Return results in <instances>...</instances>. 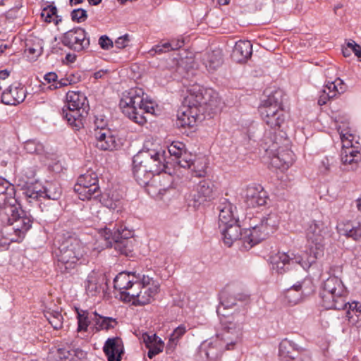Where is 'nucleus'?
<instances>
[{
    "instance_id": "1",
    "label": "nucleus",
    "mask_w": 361,
    "mask_h": 361,
    "mask_svg": "<svg viewBox=\"0 0 361 361\" xmlns=\"http://www.w3.org/2000/svg\"><path fill=\"white\" fill-rule=\"evenodd\" d=\"M212 90L204 89L199 85L190 86L182 102V109L178 114L176 125L178 128H192L196 126L201 114L215 109L217 97Z\"/></svg>"
},
{
    "instance_id": "2",
    "label": "nucleus",
    "mask_w": 361,
    "mask_h": 361,
    "mask_svg": "<svg viewBox=\"0 0 361 361\" xmlns=\"http://www.w3.org/2000/svg\"><path fill=\"white\" fill-rule=\"evenodd\" d=\"M35 219L19 205L6 207L0 212L1 234L7 240L20 243L32 228Z\"/></svg>"
},
{
    "instance_id": "3",
    "label": "nucleus",
    "mask_w": 361,
    "mask_h": 361,
    "mask_svg": "<svg viewBox=\"0 0 361 361\" xmlns=\"http://www.w3.org/2000/svg\"><path fill=\"white\" fill-rule=\"evenodd\" d=\"M55 245L57 246L54 251L56 269L59 272L69 273L85 260V246L68 233L58 235Z\"/></svg>"
},
{
    "instance_id": "4",
    "label": "nucleus",
    "mask_w": 361,
    "mask_h": 361,
    "mask_svg": "<svg viewBox=\"0 0 361 361\" xmlns=\"http://www.w3.org/2000/svg\"><path fill=\"white\" fill-rule=\"evenodd\" d=\"M283 96L282 90H275L259 106L262 121L270 128L269 131L265 132L264 137L269 133H271L273 137L274 135L286 136L283 128L287 123L288 116L283 107Z\"/></svg>"
},
{
    "instance_id": "5",
    "label": "nucleus",
    "mask_w": 361,
    "mask_h": 361,
    "mask_svg": "<svg viewBox=\"0 0 361 361\" xmlns=\"http://www.w3.org/2000/svg\"><path fill=\"white\" fill-rule=\"evenodd\" d=\"M155 103L145 94L142 88L133 87L123 92L119 106L123 114L140 126L147 123L144 114H154Z\"/></svg>"
},
{
    "instance_id": "6",
    "label": "nucleus",
    "mask_w": 361,
    "mask_h": 361,
    "mask_svg": "<svg viewBox=\"0 0 361 361\" xmlns=\"http://www.w3.org/2000/svg\"><path fill=\"white\" fill-rule=\"evenodd\" d=\"M290 141L287 136L274 135L267 133L263 137L262 147L271 159V164L279 169H288L293 162V152L289 147Z\"/></svg>"
},
{
    "instance_id": "7",
    "label": "nucleus",
    "mask_w": 361,
    "mask_h": 361,
    "mask_svg": "<svg viewBox=\"0 0 361 361\" xmlns=\"http://www.w3.org/2000/svg\"><path fill=\"white\" fill-rule=\"evenodd\" d=\"M335 273V269L331 267L330 276L322 283L321 303L326 310H341L348 306V292L341 278L336 276Z\"/></svg>"
},
{
    "instance_id": "8",
    "label": "nucleus",
    "mask_w": 361,
    "mask_h": 361,
    "mask_svg": "<svg viewBox=\"0 0 361 361\" xmlns=\"http://www.w3.org/2000/svg\"><path fill=\"white\" fill-rule=\"evenodd\" d=\"M66 99V104L61 109V116L74 130H79L83 128L90 110L87 98L80 91H69Z\"/></svg>"
},
{
    "instance_id": "9",
    "label": "nucleus",
    "mask_w": 361,
    "mask_h": 361,
    "mask_svg": "<svg viewBox=\"0 0 361 361\" xmlns=\"http://www.w3.org/2000/svg\"><path fill=\"white\" fill-rule=\"evenodd\" d=\"M216 312L224 331L222 339L226 342V349L231 350L240 338L245 315L240 312L226 314L221 308H217Z\"/></svg>"
},
{
    "instance_id": "10",
    "label": "nucleus",
    "mask_w": 361,
    "mask_h": 361,
    "mask_svg": "<svg viewBox=\"0 0 361 361\" xmlns=\"http://www.w3.org/2000/svg\"><path fill=\"white\" fill-rule=\"evenodd\" d=\"M26 185L23 194L32 200H58L62 195L61 185L56 181H46L44 184L35 181L26 183Z\"/></svg>"
},
{
    "instance_id": "11",
    "label": "nucleus",
    "mask_w": 361,
    "mask_h": 361,
    "mask_svg": "<svg viewBox=\"0 0 361 361\" xmlns=\"http://www.w3.org/2000/svg\"><path fill=\"white\" fill-rule=\"evenodd\" d=\"M101 235L107 241L106 244L112 246L114 243L116 250H118L121 254L128 255L131 252L132 241L130 240L133 235V232L127 228L126 226L121 224L113 230L104 228L101 231Z\"/></svg>"
},
{
    "instance_id": "12",
    "label": "nucleus",
    "mask_w": 361,
    "mask_h": 361,
    "mask_svg": "<svg viewBox=\"0 0 361 361\" xmlns=\"http://www.w3.org/2000/svg\"><path fill=\"white\" fill-rule=\"evenodd\" d=\"M98 182L97 173L93 170H88L78 178L74 191L82 201L97 199L102 194Z\"/></svg>"
},
{
    "instance_id": "13",
    "label": "nucleus",
    "mask_w": 361,
    "mask_h": 361,
    "mask_svg": "<svg viewBox=\"0 0 361 361\" xmlns=\"http://www.w3.org/2000/svg\"><path fill=\"white\" fill-rule=\"evenodd\" d=\"M279 224L278 215L276 213H269L264 216L259 224L248 228L245 233V239L249 243H259L273 233Z\"/></svg>"
},
{
    "instance_id": "14",
    "label": "nucleus",
    "mask_w": 361,
    "mask_h": 361,
    "mask_svg": "<svg viewBox=\"0 0 361 361\" xmlns=\"http://www.w3.org/2000/svg\"><path fill=\"white\" fill-rule=\"evenodd\" d=\"M326 227L322 221L313 220L308 224L305 230L310 255L317 259L323 252Z\"/></svg>"
},
{
    "instance_id": "15",
    "label": "nucleus",
    "mask_w": 361,
    "mask_h": 361,
    "mask_svg": "<svg viewBox=\"0 0 361 361\" xmlns=\"http://www.w3.org/2000/svg\"><path fill=\"white\" fill-rule=\"evenodd\" d=\"M135 162L145 166L148 169L155 175L164 171L167 168L168 162L166 160V151L160 149L159 150L147 149L140 151L134 156Z\"/></svg>"
},
{
    "instance_id": "16",
    "label": "nucleus",
    "mask_w": 361,
    "mask_h": 361,
    "mask_svg": "<svg viewBox=\"0 0 361 361\" xmlns=\"http://www.w3.org/2000/svg\"><path fill=\"white\" fill-rule=\"evenodd\" d=\"M61 42L63 46L77 53L85 52L90 46L89 35L81 27H75L63 33Z\"/></svg>"
},
{
    "instance_id": "17",
    "label": "nucleus",
    "mask_w": 361,
    "mask_h": 361,
    "mask_svg": "<svg viewBox=\"0 0 361 361\" xmlns=\"http://www.w3.org/2000/svg\"><path fill=\"white\" fill-rule=\"evenodd\" d=\"M279 356L281 361H313L310 350L288 338H284L279 343Z\"/></svg>"
},
{
    "instance_id": "18",
    "label": "nucleus",
    "mask_w": 361,
    "mask_h": 361,
    "mask_svg": "<svg viewBox=\"0 0 361 361\" xmlns=\"http://www.w3.org/2000/svg\"><path fill=\"white\" fill-rule=\"evenodd\" d=\"M314 289L312 281L310 279H304L288 288L285 293V298L290 305H293L301 301L303 298L312 294Z\"/></svg>"
},
{
    "instance_id": "19",
    "label": "nucleus",
    "mask_w": 361,
    "mask_h": 361,
    "mask_svg": "<svg viewBox=\"0 0 361 361\" xmlns=\"http://www.w3.org/2000/svg\"><path fill=\"white\" fill-rule=\"evenodd\" d=\"M224 228H222L221 234L223 235V240L226 245L231 247L236 240L241 242L243 246L246 249H250L256 243L247 242L245 239V233L248 230L245 229L242 231L240 226L236 223H231L229 224L224 225Z\"/></svg>"
},
{
    "instance_id": "20",
    "label": "nucleus",
    "mask_w": 361,
    "mask_h": 361,
    "mask_svg": "<svg viewBox=\"0 0 361 361\" xmlns=\"http://www.w3.org/2000/svg\"><path fill=\"white\" fill-rule=\"evenodd\" d=\"M302 257L296 255L286 252H277L270 257L272 269L279 274H283L296 264H300Z\"/></svg>"
},
{
    "instance_id": "21",
    "label": "nucleus",
    "mask_w": 361,
    "mask_h": 361,
    "mask_svg": "<svg viewBox=\"0 0 361 361\" xmlns=\"http://www.w3.org/2000/svg\"><path fill=\"white\" fill-rule=\"evenodd\" d=\"M168 152L173 161L182 168H191V163L195 155L189 152L185 145L180 141H173L168 146Z\"/></svg>"
},
{
    "instance_id": "22",
    "label": "nucleus",
    "mask_w": 361,
    "mask_h": 361,
    "mask_svg": "<svg viewBox=\"0 0 361 361\" xmlns=\"http://www.w3.org/2000/svg\"><path fill=\"white\" fill-rule=\"evenodd\" d=\"M26 95V87L20 82H15L2 92L1 102L6 105L16 106L25 100Z\"/></svg>"
},
{
    "instance_id": "23",
    "label": "nucleus",
    "mask_w": 361,
    "mask_h": 361,
    "mask_svg": "<svg viewBox=\"0 0 361 361\" xmlns=\"http://www.w3.org/2000/svg\"><path fill=\"white\" fill-rule=\"evenodd\" d=\"M214 184L209 180L200 181L192 195L190 201L192 202V206L198 207L205 202L212 201L214 195Z\"/></svg>"
},
{
    "instance_id": "24",
    "label": "nucleus",
    "mask_w": 361,
    "mask_h": 361,
    "mask_svg": "<svg viewBox=\"0 0 361 361\" xmlns=\"http://www.w3.org/2000/svg\"><path fill=\"white\" fill-rule=\"evenodd\" d=\"M269 197L267 191L260 185H250L246 189L245 202L249 207L264 206Z\"/></svg>"
},
{
    "instance_id": "25",
    "label": "nucleus",
    "mask_w": 361,
    "mask_h": 361,
    "mask_svg": "<svg viewBox=\"0 0 361 361\" xmlns=\"http://www.w3.org/2000/svg\"><path fill=\"white\" fill-rule=\"evenodd\" d=\"M103 351L108 361H121L124 353V345L120 337L109 338L104 343Z\"/></svg>"
},
{
    "instance_id": "26",
    "label": "nucleus",
    "mask_w": 361,
    "mask_h": 361,
    "mask_svg": "<svg viewBox=\"0 0 361 361\" xmlns=\"http://www.w3.org/2000/svg\"><path fill=\"white\" fill-rule=\"evenodd\" d=\"M94 136L96 140V147L101 150L113 151L120 147L119 140L112 134L111 130H104L103 132L97 131Z\"/></svg>"
},
{
    "instance_id": "27",
    "label": "nucleus",
    "mask_w": 361,
    "mask_h": 361,
    "mask_svg": "<svg viewBox=\"0 0 361 361\" xmlns=\"http://www.w3.org/2000/svg\"><path fill=\"white\" fill-rule=\"evenodd\" d=\"M107 286L106 279L103 275L92 273L85 281V290L88 295L95 296L104 291Z\"/></svg>"
},
{
    "instance_id": "28",
    "label": "nucleus",
    "mask_w": 361,
    "mask_h": 361,
    "mask_svg": "<svg viewBox=\"0 0 361 361\" xmlns=\"http://www.w3.org/2000/svg\"><path fill=\"white\" fill-rule=\"evenodd\" d=\"M336 228L338 233L341 235L350 238L355 240L361 238V222L342 221L338 224Z\"/></svg>"
},
{
    "instance_id": "29",
    "label": "nucleus",
    "mask_w": 361,
    "mask_h": 361,
    "mask_svg": "<svg viewBox=\"0 0 361 361\" xmlns=\"http://www.w3.org/2000/svg\"><path fill=\"white\" fill-rule=\"evenodd\" d=\"M252 54V44L248 40L238 41L232 51V58L238 63L245 62L251 57Z\"/></svg>"
},
{
    "instance_id": "30",
    "label": "nucleus",
    "mask_w": 361,
    "mask_h": 361,
    "mask_svg": "<svg viewBox=\"0 0 361 361\" xmlns=\"http://www.w3.org/2000/svg\"><path fill=\"white\" fill-rule=\"evenodd\" d=\"M133 174L137 183L141 186L148 185L154 174L142 164L139 165L135 162V158H133Z\"/></svg>"
},
{
    "instance_id": "31",
    "label": "nucleus",
    "mask_w": 361,
    "mask_h": 361,
    "mask_svg": "<svg viewBox=\"0 0 361 361\" xmlns=\"http://www.w3.org/2000/svg\"><path fill=\"white\" fill-rule=\"evenodd\" d=\"M93 314L94 317L91 319L94 322V329L96 332L108 331L115 329L118 324L117 319L115 318L102 316L97 312H94Z\"/></svg>"
},
{
    "instance_id": "32",
    "label": "nucleus",
    "mask_w": 361,
    "mask_h": 361,
    "mask_svg": "<svg viewBox=\"0 0 361 361\" xmlns=\"http://www.w3.org/2000/svg\"><path fill=\"white\" fill-rule=\"evenodd\" d=\"M135 273L130 272H121L114 279V287L115 289L118 290L120 295L122 292L126 291L128 286H130L135 281Z\"/></svg>"
},
{
    "instance_id": "33",
    "label": "nucleus",
    "mask_w": 361,
    "mask_h": 361,
    "mask_svg": "<svg viewBox=\"0 0 361 361\" xmlns=\"http://www.w3.org/2000/svg\"><path fill=\"white\" fill-rule=\"evenodd\" d=\"M204 63L209 71H216L223 63V54L221 50L208 51L204 56Z\"/></svg>"
},
{
    "instance_id": "34",
    "label": "nucleus",
    "mask_w": 361,
    "mask_h": 361,
    "mask_svg": "<svg viewBox=\"0 0 361 361\" xmlns=\"http://www.w3.org/2000/svg\"><path fill=\"white\" fill-rule=\"evenodd\" d=\"M159 286H143L139 290V298L133 302L134 305H145L151 302L158 293Z\"/></svg>"
},
{
    "instance_id": "35",
    "label": "nucleus",
    "mask_w": 361,
    "mask_h": 361,
    "mask_svg": "<svg viewBox=\"0 0 361 361\" xmlns=\"http://www.w3.org/2000/svg\"><path fill=\"white\" fill-rule=\"evenodd\" d=\"M207 159L205 157L195 156L191 163V168H188L192 171V175L195 177L202 178L207 174Z\"/></svg>"
},
{
    "instance_id": "36",
    "label": "nucleus",
    "mask_w": 361,
    "mask_h": 361,
    "mask_svg": "<svg viewBox=\"0 0 361 361\" xmlns=\"http://www.w3.org/2000/svg\"><path fill=\"white\" fill-rule=\"evenodd\" d=\"M233 205L231 203L225 202L219 206V220L222 225L229 224L231 223H236L233 212Z\"/></svg>"
},
{
    "instance_id": "37",
    "label": "nucleus",
    "mask_w": 361,
    "mask_h": 361,
    "mask_svg": "<svg viewBox=\"0 0 361 361\" xmlns=\"http://www.w3.org/2000/svg\"><path fill=\"white\" fill-rule=\"evenodd\" d=\"M220 306L223 312H225L228 308H231L236 305V300L245 301L249 299V295L245 293L238 294L237 297L228 295L226 292H222L221 294Z\"/></svg>"
},
{
    "instance_id": "38",
    "label": "nucleus",
    "mask_w": 361,
    "mask_h": 361,
    "mask_svg": "<svg viewBox=\"0 0 361 361\" xmlns=\"http://www.w3.org/2000/svg\"><path fill=\"white\" fill-rule=\"evenodd\" d=\"M47 4L43 7L41 13V17L46 23L54 22L55 25H58L61 21V18L57 15V8L54 5Z\"/></svg>"
},
{
    "instance_id": "39",
    "label": "nucleus",
    "mask_w": 361,
    "mask_h": 361,
    "mask_svg": "<svg viewBox=\"0 0 361 361\" xmlns=\"http://www.w3.org/2000/svg\"><path fill=\"white\" fill-rule=\"evenodd\" d=\"M75 311L78 322L77 332H87L91 322L88 311L80 310L79 308H75Z\"/></svg>"
},
{
    "instance_id": "40",
    "label": "nucleus",
    "mask_w": 361,
    "mask_h": 361,
    "mask_svg": "<svg viewBox=\"0 0 361 361\" xmlns=\"http://www.w3.org/2000/svg\"><path fill=\"white\" fill-rule=\"evenodd\" d=\"M141 288L140 283H137L135 279L132 285L128 286L126 291L122 292V295H120L121 299L128 302L135 301L139 298V290Z\"/></svg>"
},
{
    "instance_id": "41",
    "label": "nucleus",
    "mask_w": 361,
    "mask_h": 361,
    "mask_svg": "<svg viewBox=\"0 0 361 361\" xmlns=\"http://www.w3.org/2000/svg\"><path fill=\"white\" fill-rule=\"evenodd\" d=\"M349 310L347 312L346 317L350 322H355L357 326H361V303L358 302H353L348 304Z\"/></svg>"
},
{
    "instance_id": "42",
    "label": "nucleus",
    "mask_w": 361,
    "mask_h": 361,
    "mask_svg": "<svg viewBox=\"0 0 361 361\" xmlns=\"http://www.w3.org/2000/svg\"><path fill=\"white\" fill-rule=\"evenodd\" d=\"M341 161L344 165L357 164L360 159V152L354 147L342 149Z\"/></svg>"
},
{
    "instance_id": "43",
    "label": "nucleus",
    "mask_w": 361,
    "mask_h": 361,
    "mask_svg": "<svg viewBox=\"0 0 361 361\" xmlns=\"http://www.w3.org/2000/svg\"><path fill=\"white\" fill-rule=\"evenodd\" d=\"M99 201L107 208L119 212L122 209V200L119 197H115L114 194L111 195L108 194L107 197H102Z\"/></svg>"
},
{
    "instance_id": "44",
    "label": "nucleus",
    "mask_w": 361,
    "mask_h": 361,
    "mask_svg": "<svg viewBox=\"0 0 361 361\" xmlns=\"http://www.w3.org/2000/svg\"><path fill=\"white\" fill-rule=\"evenodd\" d=\"M45 317L54 329L59 330L62 328L63 317L60 312H47Z\"/></svg>"
},
{
    "instance_id": "45",
    "label": "nucleus",
    "mask_w": 361,
    "mask_h": 361,
    "mask_svg": "<svg viewBox=\"0 0 361 361\" xmlns=\"http://www.w3.org/2000/svg\"><path fill=\"white\" fill-rule=\"evenodd\" d=\"M186 333V327L184 324H180L176 327L171 334L167 348H174L180 338Z\"/></svg>"
},
{
    "instance_id": "46",
    "label": "nucleus",
    "mask_w": 361,
    "mask_h": 361,
    "mask_svg": "<svg viewBox=\"0 0 361 361\" xmlns=\"http://www.w3.org/2000/svg\"><path fill=\"white\" fill-rule=\"evenodd\" d=\"M25 150L29 154H41L44 151L42 144L36 140H30L24 144Z\"/></svg>"
},
{
    "instance_id": "47",
    "label": "nucleus",
    "mask_w": 361,
    "mask_h": 361,
    "mask_svg": "<svg viewBox=\"0 0 361 361\" xmlns=\"http://www.w3.org/2000/svg\"><path fill=\"white\" fill-rule=\"evenodd\" d=\"M329 85L326 84L322 91L320 92V94L318 99V104L319 106L325 105L330 99L336 97L335 92L332 90H329Z\"/></svg>"
},
{
    "instance_id": "48",
    "label": "nucleus",
    "mask_w": 361,
    "mask_h": 361,
    "mask_svg": "<svg viewBox=\"0 0 361 361\" xmlns=\"http://www.w3.org/2000/svg\"><path fill=\"white\" fill-rule=\"evenodd\" d=\"M55 357L56 361H78L77 359L73 357L71 350H67L62 348H59L56 350Z\"/></svg>"
},
{
    "instance_id": "49",
    "label": "nucleus",
    "mask_w": 361,
    "mask_h": 361,
    "mask_svg": "<svg viewBox=\"0 0 361 361\" xmlns=\"http://www.w3.org/2000/svg\"><path fill=\"white\" fill-rule=\"evenodd\" d=\"M104 130H110L108 128V121L103 115H97L94 116V133L97 131L103 132Z\"/></svg>"
},
{
    "instance_id": "50",
    "label": "nucleus",
    "mask_w": 361,
    "mask_h": 361,
    "mask_svg": "<svg viewBox=\"0 0 361 361\" xmlns=\"http://www.w3.org/2000/svg\"><path fill=\"white\" fill-rule=\"evenodd\" d=\"M327 85H329L328 88L335 92L336 95L343 93L345 91V85L339 78H336L333 82H329Z\"/></svg>"
},
{
    "instance_id": "51",
    "label": "nucleus",
    "mask_w": 361,
    "mask_h": 361,
    "mask_svg": "<svg viewBox=\"0 0 361 361\" xmlns=\"http://www.w3.org/2000/svg\"><path fill=\"white\" fill-rule=\"evenodd\" d=\"M71 20L73 22L82 23L87 19V11L83 8L73 9L71 13Z\"/></svg>"
},
{
    "instance_id": "52",
    "label": "nucleus",
    "mask_w": 361,
    "mask_h": 361,
    "mask_svg": "<svg viewBox=\"0 0 361 361\" xmlns=\"http://www.w3.org/2000/svg\"><path fill=\"white\" fill-rule=\"evenodd\" d=\"M164 346V343L161 340H158L157 343H154L147 348L148 349L147 357L152 359L157 355L162 352Z\"/></svg>"
},
{
    "instance_id": "53",
    "label": "nucleus",
    "mask_w": 361,
    "mask_h": 361,
    "mask_svg": "<svg viewBox=\"0 0 361 361\" xmlns=\"http://www.w3.org/2000/svg\"><path fill=\"white\" fill-rule=\"evenodd\" d=\"M340 137L342 142V149H348L353 147V141L354 135L348 132L344 133L343 130L339 132Z\"/></svg>"
},
{
    "instance_id": "54",
    "label": "nucleus",
    "mask_w": 361,
    "mask_h": 361,
    "mask_svg": "<svg viewBox=\"0 0 361 361\" xmlns=\"http://www.w3.org/2000/svg\"><path fill=\"white\" fill-rule=\"evenodd\" d=\"M135 279L137 283H140L141 287L158 286L157 284H156L155 281L153 279V278L144 274L142 276H140V274H138L137 275L135 274Z\"/></svg>"
},
{
    "instance_id": "55",
    "label": "nucleus",
    "mask_w": 361,
    "mask_h": 361,
    "mask_svg": "<svg viewBox=\"0 0 361 361\" xmlns=\"http://www.w3.org/2000/svg\"><path fill=\"white\" fill-rule=\"evenodd\" d=\"M185 44V41L183 37L173 39L170 42H165V47L171 50H178Z\"/></svg>"
},
{
    "instance_id": "56",
    "label": "nucleus",
    "mask_w": 361,
    "mask_h": 361,
    "mask_svg": "<svg viewBox=\"0 0 361 361\" xmlns=\"http://www.w3.org/2000/svg\"><path fill=\"white\" fill-rule=\"evenodd\" d=\"M204 354L210 360H215L220 356V353L216 350L215 347L212 344L204 350Z\"/></svg>"
},
{
    "instance_id": "57",
    "label": "nucleus",
    "mask_w": 361,
    "mask_h": 361,
    "mask_svg": "<svg viewBox=\"0 0 361 361\" xmlns=\"http://www.w3.org/2000/svg\"><path fill=\"white\" fill-rule=\"evenodd\" d=\"M130 37L128 34L118 37L115 41V46L118 49H124L128 46Z\"/></svg>"
},
{
    "instance_id": "58",
    "label": "nucleus",
    "mask_w": 361,
    "mask_h": 361,
    "mask_svg": "<svg viewBox=\"0 0 361 361\" xmlns=\"http://www.w3.org/2000/svg\"><path fill=\"white\" fill-rule=\"evenodd\" d=\"M100 47L105 50H109L114 47L112 40L106 35H102L99 39Z\"/></svg>"
},
{
    "instance_id": "59",
    "label": "nucleus",
    "mask_w": 361,
    "mask_h": 361,
    "mask_svg": "<svg viewBox=\"0 0 361 361\" xmlns=\"http://www.w3.org/2000/svg\"><path fill=\"white\" fill-rule=\"evenodd\" d=\"M143 341L145 343L146 348L149 345L157 343L158 340H161L159 336H157L155 334L152 335H149L148 334H144L142 336Z\"/></svg>"
},
{
    "instance_id": "60",
    "label": "nucleus",
    "mask_w": 361,
    "mask_h": 361,
    "mask_svg": "<svg viewBox=\"0 0 361 361\" xmlns=\"http://www.w3.org/2000/svg\"><path fill=\"white\" fill-rule=\"evenodd\" d=\"M71 81V80H69ZM70 85V82H68V78H64L61 80L57 79V82L56 83H53L51 85L50 88L52 90L59 89L63 87H66Z\"/></svg>"
},
{
    "instance_id": "61",
    "label": "nucleus",
    "mask_w": 361,
    "mask_h": 361,
    "mask_svg": "<svg viewBox=\"0 0 361 361\" xmlns=\"http://www.w3.org/2000/svg\"><path fill=\"white\" fill-rule=\"evenodd\" d=\"M164 45H165V42L162 43V44H159L155 45L150 50V53H152V54H161V53L169 51L170 50L169 49V48H166Z\"/></svg>"
},
{
    "instance_id": "62",
    "label": "nucleus",
    "mask_w": 361,
    "mask_h": 361,
    "mask_svg": "<svg viewBox=\"0 0 361 361\" xmlns=\"http://www.w3.org/2000/svg\"><path fill=\"white\" fill-rule=\"evenodd\" d=\"M44 79L47 83H56V82H57L58 75L55 72H49L44 75Z\"/></svg>"
},
{
    "instance_id": "63",
    "label": "nucleus",
    "mask_w": 361,
    "mask_h": 361,
    "mask_svg": "<svg viewBox=\"0 0 361 361\" xmlns=\"http://www.w3.org/2000/svg\"><path fill=\"white\" fill-rule=\"evenodd\" d=\"M66 78H68V80H71V81H69L70 82V85L77 83L78 82L80 81V76H78V74H76V75L75 74L66 75Z\"/></svg>"
},
{
    "instance_id": "64",
    "label": "nucleus",
    "mask_w": 361,
    "mask_h": 361,
    "mask_svg": "<svg viewBox=\"0 0 361 361\" xmlns=\"http://www.w3.org/2000/svg\"><path fill=\"white\" fill-rule=\"evenodd\" d=\"M66 59L69 63H74L77 59V56L75 54L68 53L66 56Z\"/></svg>"
}]
</instances>
